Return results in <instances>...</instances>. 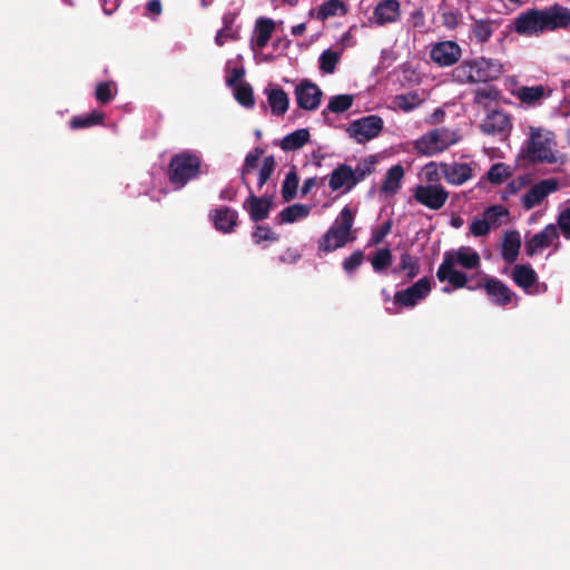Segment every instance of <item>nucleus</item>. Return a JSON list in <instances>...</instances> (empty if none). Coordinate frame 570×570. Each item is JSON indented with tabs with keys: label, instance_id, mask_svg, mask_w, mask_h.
Listing matches in <instances>:
<instances>
[{
	"label": "nucleus",
	"instance_id": "nucleus-13",
	"mask_svg": "<svg viewBox=\"0 0 570 570\" xmlns=\"http://www.w3.org/2000/svg\"><path fill=\"white\" fill-rule=\"evenodd\" d=\"M430 57L440 67H449L460 60L461 48L454 41H442L431 49Z\"/></svg>",
	"mask_w": 570,
	"mask_h": 570
},
{
	"label": "nucleus",
	"instance_id": "nucleus-30",
	"mask_svg": "<svg viewBox=\"0 0 570 570\" xmlns=\"http://www.w3.org/2000/svg\"><path fill=\"white\" fill-rule=\"evenodd\" d=\"M454 258V265H460L466 269L478 268L481 264V258L478 252L470 247H460L455 252H451Z\"/></svg>",
	"mask_w": 570,
	"mask_h": 570
},
{
	"label": "nucleus",
	"instance_id": "nucleus-48",
	"mask_svg": "<svg viewBox=\"0 0 570 570\" xmlns=\"http://www.w3.org/2000/svg\"><path fill=\"white\" fill-rule=\"evenodd\" d=\"M499 97V90L492 86L487 88H480L474 92V104L479 106L488 107V101L497 100Z\"/></svg>",
	"mask_w": 570,
	"mask_h": 570
},
{
	"label": "nucleus",
	"instance_id": "nucleus-15",
	"mask_svg": "<svg viewBox=\"0 0 570 570\" xmlns=\"http://www.w3.org/2000/svg\"><path fill=\"white\" fill-rule=\"evenodd\" d=\"M512 128L509 116L501 110H493L485 116L480 125L482 132L487 135H504L508 136Z\"/></svg>",
	"mask_w": 570,
	"mask_h": 570
},
{
	"label": "nucleus",
	"instance_id": "nucleus-22",
	"mask_svg": "<svg viewBox=\"0 0 570 570\" xmlns=\"http://www.w3.org/2000/svg\"><path fill=\"white\" fill-rule=\"evenodd\" d=\"M210 217L217 230L230 233L237 224L238 213L229 207H219L212 212Z\"/></svg>",
	"mask_w": 570,
	"mask_h": 570
},
{
	"label": "nucleus",
	"instance_id": "nucleus-26",
	"mask_svg": "<svg viewBox=\"0 0 570 570\" xmlns=\"http://www.w3.org/2000/svg\"><path fill=\"white\" fill-rule=\"evenodd\" d=\"M266 95L272 114L283 116L289 106V98L285 90L282 88L266 89Z\"/></svg>",
	"mask_w": 570,
	"mask_h": 570
},
{
	"label": "nucleus",
	"instance_id": "nucleus-34",
	"mask_svg": "<svg viewBox=\"0 0 570 570\" xmlns=\"http://www.w3.org/2000/svg\"><path fill=\"white\" fill-rule=\"evenodd\" d=\"M515 96L521 102L533 106L546 96V89L542 85L532 87L523 86L517 90Z\"/></svg>",
	"mask_w": 570,
	"mask_h": 570
},
{
	"label": "nucleus",
	"instance_id": "nucleus-7",
	"mask_svg": "<svg viewBox=\"0 0 570 570\" xmlns=\"http://www.w3.org/2000/svg\"><path fill=\"white\" fill-rule=\"evenodd\" d=\"M414 199L432 210L441 209L449 198V193L441 185H417L413 193Z\"/></svg>",
	"mask_w": 570,
	"mask_h": 570
},
{
	"label": "nucleus",
	"instance_id": "nucleus-50",
	"mask_svg": "<svg viewBox=\"0 0 570 570\" xmlns=\"http://www.w3.org/2000/svg\"><path fill=\"white\" fill-rule=\"evenodd\" d=\"M255 243L259 244L263 240L276 242L278 240V235L275 234L271 227L264 225H257L256 229L253 234Z\"/></svg>",
	"mask_w": 570,
	"mask_h": 570
},
{
	"label": "nucleus",
	"instance_id": "nucleus-1",
	"mask_svg": "<svg viewBox=\"0 0 570 570\" xmlns=\"http://www.w3.org/2000/svg\"><path fill=\"white\" fill-rule=\"evenodd\" d=\"M553 131L541 127H530V136L523 149L524 157L532 164H563L564 157L556 150Z\"/></svg>",
	"mask_w": 570,
	"mask_h": 570
},
{
	"label": "nucleus",
	"instance_id": "nucleus-40",
	"mask_svg": "<svg viewBox=\"0 0 570 570\" xmlns=\"http://www.w3.org/2000/svg\"><path fill=\"white\" fill-rule=\"evenodd\" d=\"M340 60V52L332 49L324 50L318 59L320 70L323 73L331 75L335 71L336 65Z\"/></svg>",
	"mask_w": 570,
	"mask_h": 570
},
{
	"label": "nucleus",
	"instance_id": "nucleus-37",
	"mask_svg": "<svg viewBox=\"0 0 570 570\" xmlns=\"http://www.w3.org/2000/svg\"><path fill=\"white\" fill-rule=\"evenodd\" d=\"M397 271L406 273L409 279H413L420 274V264L416 257L412 256L409 252H404L400 257ZM396 272V269L394 271Z\"/></svg>",
	"mask_w": 570,
	"mask_h": 570
},
{
	"label": "nucleus",
	"instance_id": "nucleus-58",
	"mask_svg": "<svg viewBox=\"0 0 570 570\" xmlns=\"http://www.w3.org/2000/svg\"><path fill=\"white\" fill-rule=\"evenodd\" d=\"M147 10L154 16L161 13V3L159 0H150L147 2Z\"/></svg>",
	"mask_w": 570,
	"mask_h": 570
},
{
	"label": "nucleus",
	"instance_id": "nucleus-49",
	"mask_svg": "<svg viewBox=\"0 0 570 570\" xmlns=\"http://www.w3.org/2000/svg\"><path fill=\"white\" fill-rule=\"evenodd\" d=\"M364 257V252L357 249L353 252L348 257L343 259L342 268L345 273L351 274L363 264Z\"/></svg>",
	"mask_w": 570,
	"mask_h": 570
},
{
	"label": "nucleus",
	"instance_id": "nucleus-41",
	"mask_svg": "<svg viewBox=\"0 0 570 570\" xmlns=\"http://www.w3.org/2000/svg\"><path fill=\"white\" fill-rule=\"evenodd\" d=\"M117 94V86L112 81H102L99 82L96 87L95 97L96 99L102 104L106 105L111 101V99Z\"/></svg>",
	"mask_w": 570,
	"mask_h": 570
},
{
	"label": "nucleus",
	"instance_id": "nucleus-57",
	"mask_svg": "<svg viewBox=\"0 0 570 570\" xmlns=\"http://www.w3.org/2000/svg\"><path fill=\"white\" fill-rule=\"evenodd\" d=\"M245 75L244 68H234L230 72V76L227 78V85L234 86L237 81H239Z\"/></svg>",
	"mask_w": 570,
	"mask_h": 570
},
{
	"label": "nucleus",
	"instance_id": "nucleus-59",
	"mask_svg": "<svg viewBox=\"0 0 570 570\" xmlns=\"http://www.w3.org/2000/svg\"><path fill=\"white\" fill-rule=\"evenodd\" d=\"M315 185H316V178L315 177H311V178L305 179L303 185H302V188H301L302 195L303 196L307 195Z\"/></svg>",
	"mask_w": 570,
	"mask_h": 570
},
{
	"label": "nucleus",
	"instance_id": "nucleus-10",
	"mask_svg": "<svg viewBox=\"0 0 570 570\" xmlns=\"http://www.w3.org/2000/svg\"><path fill=\"white\" fill-rule=\"evenodd\" d=\"M436 277L440 282H449L454 288H464L473 279L454 268V258L451 252L444 253L443 262L436 271Z\"/></svg>",
	"mask_w": 570,
	"mask_h": 570
},
{
	"label": "nucleus",
	"instance_id": "nucleus-53",
	"mask_svg": "<svg viewBox=\"0 0 570 570\" xmlns=\"http://www.w3.org/2000/svg\"><path fill=\"white\" fill-rule=\"evenodd\" d=\"M490 229H491V227L489 226V224L484 217L475 218L470 224V232L475 237L488 235L490 233Z\"/></svg>",
	"mask_w": 570,
	"mask_h": 570
},
{
	"label": "nucleus",
	"instance_id": "nucleus-16",
	"mask_svg": "<svg viewBox=\"0 0 570 570\" xmlns=\"http://www.w3.org/2000/svg\"><path fill=\"white\" fill-rule=\"evenodd\" d=\"M558 237V227L553 224L547 225L542 230L527 239L525 254L530 257L534 256L539 250L551 246L552 242Z\"/></svg>",
	"mask_w": 570,
	"mask_h": 570
},
{
	"label": "nucleus",
	"instance_id": "nucleus-62",
	"mask_svg": "<svg viewBox=\"0 0 570 570\" xmlns=\"http://www.w3.org/2000/svg\"><path fill=\"white\" fill-rule=\"evenodd\" d=\"M451 223H452L453 227L459 228V227H461L463 220L461 217H453Z\"/></svg>",
	"mask_w": 570,
	"mask_h": 570
},
{
	"label": "nucleus",
	"instance_id": "nucleus-42",
	"mask_svg": "<svg viewBox=\"0 0 570 570\" xmlns=\"http://www.w3.org/2000/svg\"><path fill=\"white\" fill-rule=\"evenodd\" d=\"M422 102L420 95L416 91H411L395 97L396 106L403 111H411L419 107Z\"/></svg>",
	"mask_w": 570,
	"mask_h": 570
},
{
	"label": "nucleus",
	"instance_id": "nucleus-55",
	"mask_svg": "<svg viewBox=\"0 0 570 570\" xmlns=\"http://www.w3.org/2000/svg\"><path fill=\"white\" fill-rule=\"evenodd\" d=\"M442 23L448 29H453L459 24V13L454 11H445L442 13Z\"/></svg>",
	"mask_w": 570,
	"mask_h": 570
},
{
	"label": "nucleus",
	"instance_id": "nucleus-3",
	"mask_svg": "<svg viewBox=\"0 0 570 570\" xmlns=\"http://www.w3.org/2000/svg\"><path fill=\"white\" fill-rule=\"evenodd\" d=\"M354 224V213L351 207L345 206L338 217L326 233L318 239V252L332 253L344 247L347 243L355 240L352 232Z\"/></svg>",
	"mask_w": 570,
	"mask_h": 570
},
{
	"label": "nucleus",
	"instance_id": "nucleus-14",
	"mask_svg": "<svg viewBox=\"0 0 570 570\" xmlns=\"http://www.w3.org/2000/svg\"><path fill=\"white\" fill-rule=\"evenodd\" d=\"M417 153L432 156L445 150L449 144L444 140L443 129H433L415 140Z\"/></svg>",
	"mask_w": 570,
	"mask_h": 570
},
{
	"label": "nucleus",
	"instance_id": "nucleus-56",
	"mask_svg": "<svg viewBox=\"0 0 570 570\" xmlns=\"http://www.w3.org/2000/svg\"><path fill=\"white\" fill-rule=\"evenodd\" d=\"M472 278L473 279L468 283V286H465V288H468L469 291H478L484 289V286L482 284L487 283V281L490 279V276L484 275L482 277Z\"/></svg>",
	"mask_w": 570,
	"mask_h": 570
},
{
	"label": "nucleus",
	"instance_id": "nucleus-63",
	"mask_svg": "<svg viewBox=\"0 0 570 570\" xmlns=\"http://www.w3.org/2000/svg\"><path fill=\"white\" fill-rule=\"evenodd\" d=\"M233 196H234V194H229V191H228V190H223V191L220 193V198H222V199L233 200Z\"/></svg>",
	"mask_w": 570,
	"mask_h": 570
},
{
	"label": "nucleus",
	"instance_id": "nucleus-31",
	"mask_svg": "<svg viewBox=\"0 0 570 570\" xmlns=\"http://www.w3.org/2000/svg\"><path fill=\"white\" fill-rule=\"evenodd\" d=\"M105 120V112L99 110H92L89 114L86 115H78L73 116L70 121L69 126L71 129H83V128H90L97 125L104 124Z\"/></svg>",
	"mask_w": 570,
	"mask_h": 570
},
{
	"label": "nucleus",
	"instance_id": "nucleus-47",
	"mask_svg": "<svg viewBox=\"0 0 570 570\" xmlns=\"http://www.w3.org/2000/svg\"><path fill=\"white\" fill-rule=\"evenodd\" d=\"M275 166H276V161H275L274 156H272V155L266 156L263 159V164L258 171V179H257L258 188H262L268 181V179L271 178L272 174L275 170Z\"/></svg>",
	"mask_w": 570,
	"mask_h": 570
},
{
	"label": "nucleus",
	"instance_id": "nucleus-46",
	"mask_svg": "<svg viewBox=\"0 0 570 570\" xmlns=\"http://www.w3.org/2000/svg\"><path fill=\"white\" fill-rule=\"evenodd\" d=\"M472 32L479 42H487L493 33L491 21L476 20L473 23Z\"/></svg>",
	"mask_w": 570,
	"mask_h": 570
},
{
	"label": "nucleus",
	"instance_id": "nucleus-36",
	"mask_svg": "<svg viewBox=\"0 0 570 570\" xmlns=\"http://www.w3.org/2000/svg\"><path fill=\"white\" fill-rule=\"evenodd\" d=\"M372 268L375 273H382L393 263V255L390 248L377 249L370 258Z\"/></svg>",
	"mask_w": 570,
	"mask_h": 570
},
{
	"label": "nucleus",
	"instance_id": "nucleus-32",
	"mask_svg": "<svg viewBox=\"0 0 570 570\" xmlns=\"http://www.w3.org/2000/svg\"><path fill=\"white\" fill-rule=\"evenodd\" d=\"M347 7L342 0H327L323 2L316 12V19L324 21L335 16H345Z\"/></svg>",
	"mask_w": 570,
	"mask_h": 570
},
{
	"label": "nucleus",
	"instance_id": "nucleus-11",
	"mask_svg": "<svg viewBox=\"0 0 570 570\" xmlns=\"http://www.w3.org/2000/svg\"><path fill=\"white\" fill-rule=\"evenodd\" d=\"M248 189V197L243 203V208L248 213L249 218L254 223L266 219L273 207L272 196H256L252 189Z\"/></svg>",
	"mask_w": 570,
	"mask_h": 570
},
{
	"label": "nucleus",
	"instance_id": "nucleus-45",
	"mask_svg": "<svg viewBox=\"0 0 570 570\" xmlns=\"http://www.w3.org/2000/svg\"><path fill=\"white\" fill-rule=\"evenodd\" d=\"M236 100L246 108H252L255 105L253 88L249 83H240L235 89Z\"/></svg>",
	"mask_w": 570,
	"mask_h": 570
},
{
	"label": "nucleus",
	"instance_id": "nucleus-61",
	"mask_svg": "<svg viewBox=\"0 0 570 570\" xmlns=\"http://www.w3.org/2000/svg\"><path fill=\"white\" fill-rule=\"evenodd\" d=\"M306 31V24L305 23H298L296 26L292 27V35L295 37L302 36Z\"/></svg>",
	"mask_w": 570,
	"mask_h": 570
},
{
	"label": "nucleus",
	"instance_id": "nucleus-38",
	"mask_svg": "<svg viewBox=\"0 0 570 570\" xmlns=\"http://www.w3.org/2000/svg\"><path fill=\"white\" fill-rule=\"evenodd\" d=\"M297 187H298V176H297L296 169L294 167L287 173V175L283 181L282 197H283L284 202H291L292 199L295 198L296 193H297Z\"/></svg>",
	"mask_w": 570,
	"mask_h": 570
},
{
	"label": "nucleus",
	"instance_id": "nucleus-25",
	"mask_svg": "<svg viewBox=\"0 0 570 570\" xmlns=\"http://www.w3.org/2000/svg\"><path fill=\"white\" fill-rule=\"evenodd\" d=\"M478 68H474L472 59L463 60L452 70V78L458 83L482 82L478 77Z\"/></svg>",
	"mask_w": 570,
	"mask_h": 570
},
{
	"label": "nucleus",
	"instance_id": "nucleus-28",
	"mask_svg": "<svg viewBox=\"0 0 570 570\" xmlns=\"http://www.w3.org/2000/svg\"><path fill=\"white\" fill-rule=\"evenodd\" d=\"M311 134L307 128L296 129L293 132L286 135L281 140V148L284 151H293L301 149L305 144L309 141Z\"/></svg>",
	"mask_w": 570,
	"mask_h": 570
},
{
	"label": "nucleus",
	"instance_id": "nucleus-39",
	"mask_svg": "<svg viewBox=\"0 0 570 570\" xmlns=\"http://www.w3.org/2000/svg\"><path fill=\"white\" fill-rule=\"evenodd\" d=\"M354 97L352 95H337L330 99L328 105L325 110H323V115L327 111L334 114H342L348 110L353 106Z\"/></svg>",
	"mask_w": 570,
	"mask_h": 570
},
{
	"label": "nucleus",
	"instance_id": "nucleus-64",
	"mask_svg": "<svg viewBox=\"0 0 570 570\" xmlns=\"http://www.w3.org/2000/svg\"><path fill=\"white\" fill-rule=\"evenodd\" d=\"M297 2H298V0H286V3H288L292 7L296 6Z\"/></svg>",
	"mask_w": 570,
	"mask_h": 570
},
{
	"label": "nucleus",
	"instance_id": "nucleus-19",
	"mask_svg": "<svg viewBox=\"0 0 570 570\" xmlns=\"http://www.w3.org/2000/svg\"><path fill=\"white\" fill-rule=\"evenodd\" d=\"M400 16L401 4L397 0H382L373 12L374 21L380 26L395 22L400 19Z\"/></svg>",
	"mask_w": 570,
	"mask_h": 570
},
{
	"label": "nucleus",
	"instance_id": "nucleus-29",
	"mask_svg": "<svg viewBox=\"0 0 570 570\" xmlns=\"http://www.w3.org/2000/svg\"><path fill=\"white\" fill-rule=\"evenodd\" d=\"M309 214V207L304 204H294L288 207H285L278 215L275 220L278 225L294 223L298 219L307 217Z\"/></svg>",
	"mask_w": 570,
	"mask_h": 570
},
{
	"label": "nucleus",
	"instance_id": "nucleus-23",
	"mask_svg": "<svg viewBox=\"0 0 570 570\" xmlns=\"http://www.w3.org/2000/svg\"><path fill=\"white\" fill-rule=\"evenodd\" d=\"M353 177L354 171L352 167L346 164H341L332 171L328 180V187L333 191H336L346 186V188L350 190L352 187H354Z\"/></svg>",
	"mask_w": 570,
	"mask_h": 570
},
{
	"label": "nucleus",
	"instance_id": "nucleus-9",
	"mask_svg": "<svg viewBox=\"0 0 570 570\" xmlns=\"http://www.w3.org/2000/svg\"><path fill=\"white\" fill-rule=\"evenodd\" d=\"M560 184L556 178L542 179L534 184L521 198L524 209L529 210L540 205L543 199L551 193L559 189Z\"/></svg>",
	"mask_w": 570,
	"mask_h": 570
},
{
	"label": "nucleus",
	"instance_id": "nucleus-35",
	"mask_svg": "<svg viewBox=\"0 0 570 570\" xmlns=\"http://www.w3.org/2000/svg\"><path fill=\"white\" fill-rule=\"evenodd\" d=\"M264 150L259 147H256L254 150L248 153L245 157L244 164L240 169V179L242 183L246 186V188H249L250 185L247 181L246 176L250 174L254 169L257 168L258 160L261 156L263 155Z\"/></svg>",
	"mask_w": 570,
	"mask_h": 570
},
{
	"label": "nucleus",
	"instance_id": "nucleus-17",
	"mask_svg": "<svg viewBox=\"0 0 570 570\" xmlns=\"http://www.w3.org/2000/svg\"><path fill=\"white\" fill-rule=\"evenodd\" d=\"M491 302L498 306H507L511 303L515 294L500 279L490 277L482 284Z\"/></svg>",
	"mask_w": 570,
	"mask_h": 570
},
{
	"label": "nucleus",
	"instance_id": "nucleus-5",
	"mask_svg": "<svg viewBox=\"0 0 570 570\" xmlns=\"http://www.w3.org/2000/svg\"><path fill=\"white\" fill-rule=\"evenodd\" d=\"M431 288L430 278L422 277L412 286L395 292L393 302L400 307H414L420 301L424 299L430 294Z\"/></svg>",
	"mask_w": 570,
	"mask_h": 570
},
{
	"label": "nucleus",
	"instance_id": "nucleus-20",
	"mask_svg": "<svg viewBox=\"0 0 570 570\" xmlns=\"http://www.w3.org/2000/svg\"><path fill=\"white\" fill-rule=\"evenodd\" d=\"M472 61L474 68H478V77L482 79V82L497 80L503 72L502 65L495 59L479 57L472 59Z\"/></svg>",
	"mask_w": 570,
	"mask_h": 570
},
{
	"label": "nucleus",
	"instance_id": "nucleus-8",
	"mask_svg": "<svg viewBox=\"0 0 570 570\" xmlns=\"http://www.w3.org/2000/svg\"><path fill=\"white\" fill-rule=\"evenodd\" d=\"M544 31L567 30L570 27V8L558 2L541 9Z\"/></svg>",
	"mask_w": 570,
	"mask_h": 570
},
{
	"label": "nucleus",
	"instance_id": "nucleus-43",
	"mask_svg": "<svg viewBox=\"0 0 570 570\" xmlns=\"http://www.w3.org/2000/svg\"><path fill=\"white\" fill-rule=\"evenodd\" d=\"M508 215V209L500 205L490 206L483 213V217L490 227H499L501 225L502 217Z\"/></svg>",
	"mask_w": 570,
	"mask_h": 570
},
{
	"label": "nucleus",
	"instance_id": "nucleus-18",
	"mask_svg": "<svg viewBox=\"0 0 570 570\" xmlns=\"http://www.w3.org/2000/svg\"><path fill=\"white\" fill-rule=\"evenodd\" d=\"M440 169L445 180L451 185L460 186L472 177L471 166L464 163H442Z\"/></svg>",
	"mask_w": 570,
	"mask_h": 570
},
{
	"label": "nucleus",
	"instance_id": "nucleus-54",
	"mask_svg": "<svg viewBox=\"0 0 570 570\" xmlns=\"http://www.w3.org/2000/svg\"><path fill=\"white\" fill-rule=\"evenodd\" d=\"M353 171H354L353 184L355 186L357 183L364 180L372 173V167L370 164H366V163L358 164L356 166V168L353 169Z\"/></svg>",
	"mask_w": 570,
	"mask_h": 570
},
{
	"label": "nucleus",
	"instance_id": "nucleus-52",
	"mask_svg": "<svg viewBox=\"0 0 570 570\" xmlns=\"http://www.w3.org/2000/svg\"><path fill=\"white\" fill-rule=\"evenodd\" d=\"M557 223L563 237L570 239V207L560 212Z\"/></svg>",
	"mask_w": 570,
	"mask_h": 570
},
{
	"label": "nucleus",
	"instance_id": "nucleus-60",
	"mask_svg": "<svg viewBox=\"0 0 570 570\" xmlns=\"http://www.w3.org/2000/svg\"><path fill=\"white\" fill-rule=\"evenodd\" d=\"M227 38H228V35L226 33V31L224 29L219 30L215 37V42L217 46L222 47L226 42Z\"/></svg>",
	"mask_w": 570,
	"mask_h": 570
},
{
	"label": "nucleus",
	"instance_id": "nucleus-27",
	"mask_svg": "<svg viewBox=\"0 0 570 570\" xmlns=\"http://www.w3.org/2000/svg\"><path fill=\"white\" fill-rule=\"evenodd\" d=\"M404 177V168L402 165L392 166L385 174L382 185L381 193L383 194H395L400 187L402 178Z\"/></svg>",
	"mask_w": 570,
	"mask_h": 570
},
{
	"label": "nucleus",
	"instance_id": "nucleus-33",
	"mask_svg": "<svg viewBox=\"0 0 570 570\" xmlns=\"http://www.w3.org/2000/svg\"><path fill=\"white\" fill-rule=\"evenodd\" d=\"M255 30L257 32L256 46L263 49L267 46L275 30V22L269 18L261 17L256 20Z\"/></svg>",
	"mask_w": 570,
	"mask_h": 570
},
{
	"label": "nucleus",
	"instance_id": "nucleus-21",
	"mask_svg": "<svg viewBox=\"0 0 570 570\" xmlns=\"http://www.w3.org/2000/svg\"><path fill=\"white\" fill-rule=\"evenodd\" d=\"M511 278L518 287L531 293L530 288L538 282V274L530 264H517L512 268Z\"/></svg>",
	"mask_w": 570,
	"mask_h": 570
},
{
	"label": "nucleus",
	"instance_id": "nucleus-2",
	"mask_svg": "<svg viewBox=\"0 0 570 570\" xmlns=\"http://www.w3.org/2000/svg\"><path fill=\"white\" fill-rule=\"evenodd\" d=\"M206 173L207 169L203 170L200 155L193 150H183L173 155L167 169L168 180L175 189L184 188L190 180Z\"/></svg>",
	"mask_w": 570,
	"mask_h": 570
},
{
	"label": "nucleus",
	"instance_id": "nucleus-4",
	"mask_svg": "<svg viewBox=\"0 0 570 570\" xmlns=\"http://www.w3.org/2000/svg\"><path fill=\"white\" fill-rule=\"evenodd\" d=\"M384 121L377 115L364 116L351 121L346 132L357 144H365L377 137L383 130Z\"/></svg>",
	"mask_w": 570,
	"mask_h": 570
},
{
	"label": "nucleus",
	"instance_id": "nucleus-44",
	"mask_svg": "<svg viewBox=\"0 0 570 570\" xmlns=\"http://www.w3.org/2000/svg\"><path fill=\"white\" fill-rule=\"evenodd\" d=\"M510 175L509 166L503 163L492 165L487 173L488 179L495 185L502 184L510 177Z\"/></svg>",
	"mask_w": 570,
	"mask_h": 570
},
{
	"label": "nucleus",
	"instance_id": "nucleus-12",
	"mask_svg": "<svg viewBox=\"0 0 570 570\" xmlns=\"http://www.w3.org/2000/svg\"><path fill=\"white\" fill-rule=\"evenodd\" d=\"M297 106L304 110H315L321 105L322 90L309 80H304L295 88Z\"/></svg>",
	"mask_w": 570,
	"mask_h": 570
},
{
	"label": "nucleus",
	"instance_id": "nucleus-51",
	"mask_svg": "<svg viewBox=\"0 0 570 570\" xmlns=\"http://www.w3.org/2000/svg\"><path fill=\"white\" fill-rule=\"evenodd\" d=\"M392 229V220L384 222L379 229L372 233L368 246L381 244L384 238L391 233Z\"/></svg>",
	"mask_w": 570,
	"mask_h": 570
},
{
	"label": "nucleus",
	"instance_id": "nucleus-24",
	"mask_svg": "<svg viewBox=\"0 0 570 570\" xmlns=\"http://www.w3.org/2000/svg\"><path fill=\"white\" fill-rule=\"evenodd\" d=\"M521 247V238L520 234L517 230L507 232L503 237L501 255L502 258L509 263L513 264L520 252Z\"/></svg>",
	"mask_w": 570,
	"mask_h": 570
},
{
	"label": "nucleus",
	"instance_id": "nucleus-6",
	"mask_svg": "<svg viewBox=\"0 0 570 570\" xmlns=\"http://www.w3.org/2000/svg\"><path fill=\"white\" fill-rule=\"evenodd\" d=\"M514 31L527 37H538L543 35L544 27L541 16V9L531 8L521 12L513 21Z\"/></svg>",
	"mask_w": 570,
	"mask_h": 570
}]
</instances>
